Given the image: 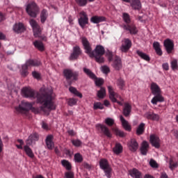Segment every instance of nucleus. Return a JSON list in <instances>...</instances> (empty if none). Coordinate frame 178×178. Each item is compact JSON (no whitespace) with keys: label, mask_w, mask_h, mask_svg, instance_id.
Returning a JSON list of instances; mask_svg holds the SVG:
<instances>
[{"label":"nucleus","mask_w":178,"mask_h":178,"mask_svg":"<svg viewBox=\"0 0 178 178\" xmlns=\"http://www.w3.org/2000/svg\"><path fill=\"white\" fill-rule=\"evenodd\" d=\"M129 2L134 10H141L142 5L140 0H131Z\"/></svg>","instance_id":"nucleus-19"},{"label":"nucleus","mask_w":178,"mask_h":178,"mask_svg":"<svg viewBox=\"0 0 178 178\" xmlns=\"http://www.w3.org/2000/svg\"><path fill=\"white\" fill-rule=\"evenodd\" d=\"M99 166L101 169L104 171L106 177L111 178L112 176V168H111L108 160H106V159H101L99 161Z\"/></svg>","instance_id":"nucleus-4"},{"label":"nucleus","mask_w":178,"mask_h":178,"mask_svg":"<svg viewBox=\"0 0 178 178\" xmlns=\"http://www.w3.org/2000/svg\"><path fill=\"white\" fill-rule=\"evenodd\" d=\"M22 95L25 98L37 97L38 104H40L42 106L40 110L44 112V115L48 116L51 111H55L56 106L52 98V90L41 88L38 92L34 91L30 87H24L22 89Z\"/></svg>","instance_id":"nucleus-1"},{"label":"nucleus","mask_w":178,"mask_h":178,"mask_svg":"<svg viewBox=\"0 0 178 178\" xmlns=\"http://www.w3.org/2000/svg\"><path fill=\"white\" fill-rule=\"evenodd\" d=\"M153 47L156 53L159 55V56H162V49H161V44L159 42H154L153 43Z\"/></svg>","instance_id":"nucleus-32"},{"label":"nucleus","mask_w":178,"mask_h":178,"mask_svg":"<svg viewBox=\"0 0 178 178\" xmlns=\"http://www.w3.org/2000/svg\"><path fill=\"white\" fill-rule=\"evenodd\" d=\"M163 68L164 69V70H169V64L168 63L163 64Z\"/></svg>","instance_id":"nucleus-61"},{"label":"nucleus","mask_w":178,"mask_h":178,"mask_svg":"<svg viewBox=\"0 0 178 178\" xmlns=\"http://www.w3.org/2000/svg\"><path fill=\"white\" fill-rule=\"evenodd\" d=\"M120 119L124 130H126L127 131H131V126H130L129 122H127V120H126L124 118L122 117V115L120 116Z\"/></svg>","instance_id":"nucleus-21"},{"label":"nucleus","mask_w":178,"mask_h":178,"mask_svg":"<svg viewBox=\"0 0 178 178\" xmlns=\"http://www.w3.org/2000/svg\"><path fill=\"white\" fill-rule=\"evenodd\" d=\"M171 67H172V70H176L177 69V67H178L177 60H173L171 62Z\"/></svg>","instance_id":"nucleus-52"},{"label":"nucleus","mask_w":178,"mask_h":178,"mask_svg":"<svg viewBox=\"0 0 178 178\" xmlns=\"http://www.w3.org/2000/svg\"><path fill=\"white\" fill-rule=\"evenodd\" d=\"M93 109H104V104H102L101 102H96L94 104Z\"/></svg>","instance_id":"nucleus-47"},{"label":"nucleus","mask_w":178,"mask_h":178,"mask_svg":"<svg viewBox=\"0 0 178 178\" xmlns=\"http://www.w3.org/2000/svg\"><path fill=\"white\" fill-rule=\"evenodd\" d=\"M76 104H77V100L75 99H70L68 101V105H70V106H73V105H76Z\"/></svg>","instance_id":"nucleus-58"},{"label":"nucleus","mask_w":178,"mask_h":178,"mask_svg":"<svg viewBox=\"0 0 178 178\" xmlns=\"http://www.w3.org/2000/svg\"><path fill=\"white\" fill-rule=\"evenodd\" d=\"M128 148L131 152H136L138 149V143H137V140L134 138L131 139L128 143Z\"/></svg>","instance_id":"nucleus-16"},{"label":"nucleus","mask_w":178,"mask_h":178,"mask_svg":"<svg viewBox=\"0 0 178 178\" xmlns=\"http://www.w3.org/2000/svg\"><path fill=\"white\" fill-rule=\"evenodd\" d=\"M45 143L48 149H53L55 145L54 143V136L48 135L45 139Z\"/></svg>","instance_id":"nucleus-18"},{"label":"nucleus","mask_w":178,"mask_h":178,"mask_svg":"<svg viewBox=\"0 0 178 178\" xmlns=\"http://www.w3.org/2000/svg\"><path fill=\"white\" fill-rule=\"evenodd\" d=\"M32 106L33 104L29 102H22L21 104H19L18 107H15V109L17 112L20 113L29 112V111H31Z\"/></svg>","instance_id":"nucleus-6"},{"label":"nucleus","mask_w":178,"mask_h":178,"mask_svg":"<svg viewBox=\"0 0 178 178\" xmlns=\"http://www.w3.org/2000/svg\"><path fill=\"white\" fill-rule=\"evenodd\" d=\"M24 149L26 155H28L29 158H34V153H33V150H31V148H30V147L26 145L24 146Z\"/></svg>","instance_id":"nucleus-39"},{"label":"nucleus","mask_w":178,"mask_h":178,"mask_svg":"<svg viewBox=\"0 0 178 178\" xmlns=\"http://www.w3.org/2000/svg\"><path fill=\"white\" fill-rule=\"evenodd\" d=\"M80 55H81V49L79 46H75L73 48V52L70 56V60H76Z\"/></svg>","instance_id":"nucleus-13"},{"label":"nucleus","mask_w":178,"mask_h":178,"mask_svg":"<svg viewBox=\"0 0 178 178\" xmlns=\"http://www.w3.org/2000/svg\"><path fill=\"white\" fill-rule=\"evenodd\" d=\"M61 164L67 170H70L72 169V164L67 160L61 161Z\"/></svg>","instance_id":"nucleus-42"},{"label":"nucleus","mask_w":178,"mask_h":178,"mask_svg":"<svg viewBox=\"0 0 178 178\" xmlns=\"http://www.w3.org/2000/svg\"><path fill=\"white\" fill-rule=\"evenodd\" d=\"M149 141L152 147L155 148H159L161 147V139L156 135H151L149 137Z\"/></svg>","instance_id":"nucleus-14"},{"label":"nucleus","mask_w":178,"mask_h":178,"mask_svg":"<svg viewBox=\"0 0 178 178\" xmlns=\"http://www.w3.org/2000/svg\"><path fill=\"white\" fill-rule=\"evenodd\" d=\"M145 117L149 120H155L156 122H158V120H159V115L154 113H147L145 114Z\"/></svg>","instance_id":"nucleus-29"},{"label":"nucleus","mask_w":178,"mask_h":178,"mask_svg":"<svg viewBox=\"0 0 178 178\" xmlns=\"http://www.w3.org/2000/svg\"><path fill=\"white\" fill-rule=\"evenodd\" d=\"M149 165L152 168H159V166L158 165V163H156V161L154 159L150 160Z\"/></svg>","instance_id":"nucleus-51"},{"label":"nucleus","mask_w":178,"mask_h":178,"mask_svg":"<svg viewBox=\"0 0 178 178\" xmlns=\"http://www.w3.org/2000/svg\"><path fill=\"white\" fill-rule=\"evenodd\" d=\"M108 90L109 92V98L112 102H118L119 105H122L121 102H118L117 98H120V99H122V97L119 96L118 93L115 92L113 90V88L112 86H108Z\"/></svg>","instance_id":"nucleus-8"},{"label":"nucleus","mask_w":178,"mask_h":178,"mask_svg":"<svg viewBox=\"0 0 178 178\" xmlns=\"http://www.w3.org/2000/svg\"><path fill=\"white\" fill-rule=\"evenodd\" d=\"M83 72L84 73H86V74H87V76H88V77H90V79H95V74H93L90 69L83 68Z\"/></svg>","instance_id":"nucleus-44"},{"label":"nucleus","mask_w":178,"mask_h":178,"mask_svg":"<svg viewBox=\"0 0 178 178\" xmlns=\"http://www.w3.org/2000/svg\"><path fill=\"white\" fill-rule=\"evenodd\" d=\"M69 90L72 94H74V95H76V97H79V98H83V95L80 93L79 90L76 89V88L73 86H70Z\"/></svg>","instance_id":"nucleus-38"},{"label":"nucleus","mask_w":178,"mask_h":178,"mask_svg":"<svg viewBox=\"0 0 178 178\" xmlns=\"http://www.w3.org/2000/svg\"><path fill=\"white\" fill-rule=\"evenodd\" d=\"M112 67L113 69H115V70H120V69L123 67V65L122 64V59L118 56H115L113 61Z\"/></svg>","instance_id":"nucleus-15"},{"label":"nucleus","mask_w":178,"mask_h":178,"mask_svg":"<svg viewBox=\"0 0 178 178\" xmlns=\"http://www.w3.org/2000/svg\"><path fill=\"white\" fill-rule=\"evenodd\" d=\"M39 138H40V136H38V134L33 133L29 136L28 140H26V143L27 145H31L33 143H35V141H38Z\"/></svg>","instance_id":"nucleus-17"},{"label":"nucleus","mask_w":178,"mask_h":178,"mask_svg":"<svg viewBox=\"0 0 178 178\" xmlns=\"http://www.w3.org/2000/svg\"><path fill=\"white\" fill-rule=\"evenodd\" d=\"M31 111H32V112H33L34 113H40V109L35 108L33 107V106L31 108Z\"/></svg>","instance_id":"nucleus-60"},{"label":"nucleus","mask_w":178,"mask_h":178,"mask_svg":"<svg viewBox=\"0 0 178 178\" xmlns=\"http://www.w3.org/2000/svg\"><path fill=\"white\" fill-rule=\"evenodd\" d=\"M136 54L142 59H144V60H147V62H149V60H151L149 56H148L147 54L143 53V51H140V50H137Z\"/></svg>","instance_id":"nucleus-34"},{"label":"nucleus","mask_w":178,"mask_h":178,"mask_svg":"<svg viewBox=\"0 0 178 178\" xmlns=\"http://www.w3.org/2000/svg\"><path fill=\"white\" fill-rule=\"evenodd\" d=\"M47 17H48V14L47 10H42L40 14L41 23H45V20H47Z\"/></svg>","instance_id":"nucleus-41"},{"label":"nucleus","mask_w":178,"mask_h":178,"mask_svg":"<svg viewBox=\"0 0 178 178\" xmlns=\"http://www.w3.org/2000/svg\"><path fill=\"white\" fill-rule=\"evenodd\" d=\"M154 95L155 97L152 99V104H153V105H156L158 102H163V101H165V98L161 95V93Z\"/></svg>","instance_id":"nucleus-24"},{"label":"nucleus","mask_w":178,"mask_h":178,"mask_svg":"<svg viewBox=\"0 0 178 178\" xmlns=\"http://www.w3.org/2000/svg\"><path fill=\"white\" fill-rule=\"evenodd\" d=\"M117 84L118 86V87L122 90L123 87H124V81L123 79H122L121 78L119 79L117 81Z\"/></svg>","instance_id":"nucleus-48"},{"label":"nucleus","mask_w":178,"mask_h":178,"mask_svg":"<svg viewBox=\"0 0 178 178\" xmlns=\"http://www.w3.org/2000/svg\"><path fill=\"white\" fill-rule=\"evenodd\" d=\"M102 70L103 73H105V74H108L111 72V70L109 69V67L106 65H104L102 67Z\"/></svg>","instance_id":"nucleus-56"},{"label":"nucleus","mask_w":178,"mask_h":178,"mask_svg":"<svg viewBox=\"0 0 178 178\" xmlns=\"http://www.w3.org/2000/svg\"><path fill=\"white\" fill-rule=\"evenodd\" d=\"M131 48V40L129 38H124L122 40V45L120 47L121 52H129V49Z\"/></svg>","instance_id":"nucleus-9"},{"label":"nucleus","mask_w":178,"mask_h":178,"mask_svg":"<svg viewBox=\"0 0 178 178\" xmlns=\"http://www.w3.org/2000/svg\"><path fill=\"white\" fill-rule=\"evenodd\" d=\"M82 45L85 49V52L89 55L90 58H95V61L97 63H104L105 62V58H104V55H105V48L102 45H97L94 51L91 47V44L86 37H82L81 38Z\"/></svg>","instance_id":"nucleus-2"},{"label":"nucleus","mask_w":178,"mask_h":178,"mask_svg":"<svg viewBox=\"0 0 178 178\" xmlns=\"http://www.w3.org/2000/svg\"><path fill=\"white\" fill-rule=\"evenodd\" d=\"M163 45L168 54H172V51L175 49V43L173 40L169 38L164 40Z\"/></svg>","instance_id":"nucleus-10"},{"label":"nucleus","mask_w":178,"mask_h":178,"mask_svg":"<svg viewBox=\"0 0 178 178\" xmlns=\"http://www.w3.org/2000/svg\"><path fill=\"white\" fill-rule=\"evenodd\" d=\"M104 123L109 127H112L115 124V120L113 118H107L104 120Z\"/></svg>","instance_id":"nucleus-43"},{"label":"nucleus","mask_w":178,"mask_h":178,"mask_svg":"<svg viewBox=\"0 0 178 178\" xmlns=\"http://www.w3.org/2000/svg\"><path fill=\"white\" fill-rule=\"evenodd\" d=\"M160 178H169L168 177V175H166V172H162Z\"/></svg>","instance_id":"nucleus-62"},{"label":"nucleus","mask_w":178,"mask_h":178,"mask_svg":"<svg viewBox=\"0 0 178 178\" xmlns=\"http://www.w3.org/2000/svg\"><path fill=\"white\" fill-rule=\"evenodd\" d=\"M113 131L116 134V136H119V137H126V134L124 132L119 130L118 128H113Z\"/></svg>","instance_id":"nucleus-45"},{"label":"nucleus","mask_w":178,"mask_h":178,"mask_svg":"<svg viewBox=\"0 0 178 178\" xmlns=\"http://www.w3.org/2000/svg\"><path fill=\"white\" fill-rule=\"evenodd\" d=\"M143 178H154L153 176L146 174Z\"/></svg>","instance_id":"nucleus-64"},{"label":"nucleus","mask_w":178,"mask_h":178,"mask_svg":"<svg viewBox=\"0 0 178 178\" xmlns=\"http://www.w3.org/2000/svg\"><path fill=\"white\" fill-rule=\"evenodd\" d=\"M64 77H65L66 80H70V79H73L75 81L79 80V72H73L72 70H64L63 71Z\"/></svg>","instance_id":"nucleus-7"},{"label":"nucleus","mask_w":178,"mask_h":178,"mask_svg":"<svg viewBox=\"0 0 178 178\" xmlns=\"http://www.w3.org/2000/svg\"><path fill=\"white\" fill-rule=\"evenodd\" d=\"M80 18L79 19V24L82 29L86 27V24H88V16L84 11L80 13Z\"/></svg>","instance_id":"nucleus-12"},{"label":"nucleus","mask_w":178,"mask_h":178,"mask_svg":"<svg viewBox=\"0 0 178 178\" xmlns=\"http://www.w3.org/2000/svg\"><path fill=\"white\" fill-rule=\"evenodd\" d=\"M22 77H27L29 76V67L24 64L21 70Z\"/></svg>","instance_id":"nucleus-36"},{"label":"nucleus","mask_w":178,"mask_h":178,"mask_svg":"<svg viewBox=\"0 0 178 178\" xmlns=\"http://www.w3.org/2000/svg\"><path fill=\"white\" fill-rule=\"evenodd\" d=\"M32 76L34 79H36V80H40L41 79V74L35 71L32 72Z\"/></svg>","instance_id":"nucleus-54"},{"label":"nucleus","mask_w":178,"mask_h":178,"mask_svg":"<svg viewBox=\"0 0 178 178\" xmlns=\"http://www.w3.org/2000/svg\"><path fill=\"white\" fill-rule=\"evenodd\" d=\"M74 159L76 162H83V156H81L79 153H77L74 155Z\"/></svg>","instance_id":"nucleus-50"},{"label":"nucleus","mask_w":178,"mask_h":178,"mask_svg":"<svg viewBox=\"0 0 178 178\" xmlns=\"http://www.w3.org/2000/svg\"><path fill=\"white\" fill-rule=\"evenodd\" d=\"M131 112V105H130L129 103H125L124 107L123 109L124 115L126 118H127L128 116H129Z\"/></svg>","instance_id":"nucleus-31"},{"label":"nucleus","mask_w":178,"mask_h":178,"mask_svg":"<svg viewBox=\"0 0 178 178\" xmlns=\"http://www.w3.org/2000/svg\"><path fill=\"white\" fill-rule=\"evenodd\" d=\"M124 30H127L129 31L130 34H136L138 33V30H137V28L134 25H124L123 26Z\"/></svg>","instance_id":"nucleus-25"},{"label":"nucleus","mask_w":178,"mask_h":178,"mask_svg":"<svg viewBox=\"0 0 178 178\" xmlns=\"http://www.w3.org/2000/svg\"><path fill=\"white\" fill-rule=\"evenodd\" d=\"M29 23L33 31V35L35 38H41V26L38 25V23L35 19H30Z\"/></svg>","instance_id":"nucleus-5"},{"label":"nucleus","mask_w":178,"mask_h":178,"mask_svg":"<svg viewBox=\"0 0 178 178\" xmlns=\"http://www.w3.org/2000/svg\"><path fill=\"white\" fill-rule=\"evenodd\" d=\"M96 127L98 130L100 129L102 133H103V134L106 136V137H108V138H112V133L111 132V130H109V128L106 127V125L97 124L96 125Z\"/></svg>","instance_id":"nucleus-11"},{"label":"nucleus","mask_w":178,"mask_h":178,"mask_svg":"<svg viewBox=\"0 0 178 178\" xmlns=\"http://www.w3.org/2000/svg\"><path fill=\"white\" fill-rule=\"evenodd\" d=\"M26 29L24 28V25L22 23L15 24L13 26V31L15 33H23Z\"/></svg>","instance_id":"nucleus-26"},{"label":"nucleus","mask_w":178,"mask_h":178,"mask_svg":"<svg viewBox=\"0 0 178 178\" xmlns=\"http://www.w3.org/2000/svg\"><path fill=\"white\" fill-rule=\"evenodd\" d=\"M178 167V163L177 162L173 160V158H170L169 161V168L171 170H174L176 169V168Z\"/></svg>","instance_id":"nucleus-37"},{"label":"nucleus","mask_w":178,"mask_h":178,"mask_svg":"<svg viewBox=\"0 0 178 178\" xmlns=\"http://www.w3.org/2000/svg\"><path fill=\"white\" fill-rule=\"evenodd\" d=\"M75 2L79 6H86L87 5V0H75Z\"/></svg>","instance_id":"nucleus-49"},{"label":"nucleus","mask_w":178,"mask_h":178,"mask_svg":"<svg viewBox=\"0 0 178 178\" xmlns=\"http://www.w3.org/2000/svg\"><path fill=\"white\" fill-rule=\"evenodd\" d=\"M64 178H74V173L72 171L65 172Z\"/></svg>","instance_id":"nucleus-55"},{"label":"nucleus","mask_w":178,"mask_h":178,"mask_svg":"<svg viewBox=\"0 0 178 178\" xmlns=\"http://www.w3.org/2000/svg\"><path fill=\"white\" fill-rule=\"evenodd\" d=\"M148 149H149V144H148L147 141H143L140 147V153L142 155H146L148 152Z\"/></svg>","instance_id":"nucleus-23"},{"label":"nucleus","mask_w":178,"mask_h":178,"mask_svg":"<svg viewBox=\"0 0 178 178\" xmlns=\"http://www.w3.org/2000/svg\"><path fill=\"white\" fill-rule=\"evenodd\" d=\"M33 45L35 48H38L39 51H44V44H42V42L36 40L33 42Z\"/></svg>","instance_id":"nucleus-40"},{"label":"nucleus","mask_w":178,"mask_h":178,"mask_svg":"<svg viewBox=\"0 0 178 178\" xmlns=\"http://www.w3.org/2000/svg\"><path fill=\"white\" fill-rule=\"evenodd\" d=\"M114 154L119 155L123 152V146L120 143H115V147L113 149Z\"/></svg>","instance_id":"nucleus-30"},{"label":"nucleus","mask_w":178,"mask_h":178,"mask_svg":"<svg viewBox=\"0 0 178 178\" xmlns=\"http://www.w3.org/2000/svg\"><path fill=\"white\" fill-rule=\"evenodd\" d=\"M83 167L86 168V169H90V168H91L90 164H88L87 163H83Z\"/></svg>","instance_id":"nucleus-63"},{"label":"nucleus","mask_w":178,"mask_h":178,"mask_svg":"<svg viewBox=\"0 0 178 178\" xmlns=\"http://www.w3.org/2000/svg\"><path fill=\"white\" fill-rule=\"evenodd\" d=\"M106 95V90H105V88L102 87L100 90L97 91V97L98 98H100V99H104Z\"/></svg>","instance_id":"nucleus-35"},{"label":"nucleus","mask_w":178,"mask_h":178,"mask_svg":"<svg viewBox=\"0 0 178 178\" xmlns=\"http://www.w3.org/2000/svg\"><path fill=\"white\" fill-rule=\"evenodd\" d=\"M145 124L140 123L138 128L136 129V134L137 136H141L142 134H144V131L145 130Z\"/></svg>","instance_id":"nucleus-33"},{"label":"nucleus","mask_w":178,"mask_h":178,"mask_svg":"<svg viewBox=\"0 0 178 178\" xmlns=\"http://www.w3.org/2000/svg\"><path fill=\"white\" fill-rule=\"evenodd\" d=\"M41 61L38 60L29 59L26 60L25 65L28 67L40 66Z\"/></svg>","instance_id":"nucleus-20"},{"label":"nucleus","mask_w":178,"mask_h":178,"mask_svg":"<svg viewBox=\"0 0 178 178\" xmlns=\"http://www.w3.org/2000/svg\"><path fill=\"white\" fill-rule=\"evenodd\" d=\"M90 22L92 23H95V24H98V23H101L102 22H105V17L103 16H93L90 19Z\"/></svg>","instance_id":"nucleus-28"},{"label":"nucleus","mask_w":178,"mask_h":178,"mask_svg":"<svg viewBox=\"0 0 178 178\" xmlns=\"http://www.w3.org/2000/svg\"><path fill=\"white\" fill-rule=\"evenodd\" d=\"M129 175L134 178H143V174L137 168L129 170Z\"/></svg>","instance_id":"nucleus-22"},{"label":"nucleus","mask_w":178,"mask_h":178,"mask_svg":"<svg viewBox=\"0 0 178 178\" xmlns=\"http://www.w3.org/2000/svg\"><path fill=\"white\" fill-rule=\"evenodd\" d=\"M92 80H95V83L97 87H101V86L104 84V79L101 78H97V76H95V78L92 79Z\"/></svg>","instance_id":"nucleus-46"},{"label":"nucleus","mask_w":178,"mask_h":178,"mask_svg":"<svg viewBox=\"0 0 178 178\" xmlns=\"http://www.w3.org/2000/svg\"><path fill=\"white\" fill-rule=\"evenodd\" d=\"M123 19L125 22V23H130V15L127 13H124L123 14Z\"/></svg>","instance_id":"nucleus-53"},{"label":"nucleus","mask_w":178,"mask_h":178,"mask_svg":"<svg viewBox=\"0 0 178 178\" xmlns=\"http://www.w3.org/2000/svg\"><path fill=\"white\" fill-rule=\"evenodd\" d=\"M26 11L31 17H37L40 8L35 2H31L26 6Z\"/></svg>","instance_id":"nucleus-3"},{"label":"nucleus","mask_w":178,"mask_h":178,"mask_svg":"<svg viewBox=\"0 0 178 178\" xmlns=\"http://www.w3.org/2000/svg\"><path fill=\"white\" fill-rule=\"evenodd\" d=\"M151 90H152V94H153V95L161 94V88L155 83H152L151 84Z\"/></svg>","instance_id":"nucleus-27"},{"label":"nucleus","mask_w":178,"mask_h":178,"mask_svg":"<svg viewBox=\"0 0 178 178\" xmlns=\"http://www.w3.org/2000/svg\"><path fill=\"white\" fill-rule=\"evenodd\" d=\"M108 59V61L110 62H112L113 59V54H112V52L111 51H108L106 54Z\"/></svg>","instance_id":"nucleus-57"},{"label":"nucleus","mask_w":178,"mask_h":178,"mask_svg":"<svg viewBox=\"0 0 178 178\" xmlns=\"http://www.w3.org/2000/svg\"><path fill=\"white\" fill-rule=\"evenodd\" d=\"M72 144L75 147H80V145H81V141H80L79 140H72Z\"/></svg>","instance_id":"nucleus-59"}]
</instances>
